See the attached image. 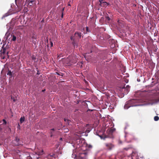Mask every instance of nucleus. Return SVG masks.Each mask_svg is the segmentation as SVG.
I'll return each mask as SVG.
<instances>
[{
	"label": "nucleus",
	"mask_w": 159,
	"mask_h": 159,
	"mask_svg": "<svg viewBox=\"0 0 159 159\" xmlns=\"http://www.w3.org/2000/svg\"><path fill=\"white\" fill-rule=\"evenodd\" d=\"M159 102L158 99H153L149 100L132 99L127 101L124 107L125 109H127L131 107L143 106L149 105H152Z\"/></svg>",
	"instance_id": "nucleus-1"
},
{
	"label": "nucleus",
	"mask_w": 159,
	"mask_h": 159,
	"mask_svg": "<svg viewBox=\"0 0 159 159\" xmlns=\"http://www.w3.org/2000/svg\"><path fill=\"white\" fill-rule=\"evenodd\" d=\"M77 159H87V155L85 152L80 153Z\"/></svg>",
	"instance_id": "nucleus-2"
},
{
	"label": "nucleus",
	"mask_w": 159,
	"mask_h": 159,
	"mask_svg": "<svg viewBox=\"0 0 159 159\" xmlns=\"http://www.w3.org/2000/svg\"><path fill=\"white\" fill-rule=\"evenodd\" d=\"M105 145L107 148L109 150H111L114 147V145L111 143H107Z\"/></svg>",
	"instance_id": "nucleus-3"
},
{
	"label": "nucleus",
	"mask_w": 159,
	"mask_h": 159,
	"mask_svg": "<svg viewBox=\"0 0 159 159\" xmlns=\"http://www.w3.org/2000/svg\"><path fill=\"white\" fill-rule=\"evenodd\" d=\"M19 139L17 138H16L13 141V143L16 146H18L19 144Z\"/></svg>",
	"instance_id": "nucleus-4"
},
{
	"label": "nucleus",
	"mask_w": 159,
	"mask_h": 159,
	"mask_svg": "<svg viewBox=\"0 0 159 159\" xmlns=\"http://www.w3.org/2000/svg\"><path fill=\"white\" fill-rule=\"evenodd\" d=\"M75 150H73V153L72 155V157L74 159L76 158V159H77V157H78V156H77V154L75 152Z\"/></svg>",
	"instance_id": "nucleus-5"
},
{
	"label": "nucleus",
	"mask_w": 159,
	"mask_h": 159,
	"mask_svg": "<svg viewBox=\"0 0 159 159\" xmlns=\"http://www.w3.org/2000/svg\"><path fill=\"white\" fill-rule=\"evenodd\" d=\"M87 127H88V129H86V130L85 131V135H86V133H88L90 132V131L92 129L91 128H89V125L88 124L87 125Z\"/></svg>",
	"instance_id": "nucleus-6"
},
{
	"label": "nucleus",
	"mask_w": 159,
	"mask_h": 159,
	"mask_svg": "<svg viewBox=\"0 0 159 159\" xmlns=\"http://www.w3.org/2000/svg\"><path fill=\"white\" fill-rule=\"evenodd\" d=\"M129 90V85H127L125 88V90L126 91L125 92V94H127Z\"/></svg>",
	"instance_id": "nucleus-7"
},
{
	"label": "nucleus",
	"mask_w": 159,
	"mask_h": 159,
	"mask_svg": "<svg viewBox=\"0 0 159 159\" xmlns=\"http://www.w3.org/2000/svg\"><path fill=\"white\" fill-rule=\"evenodd\" d=\"M7 75L9 76V78H11L12 75V72L11 71L9 70L8 71Z\"/></svg>",
	"instance_id": "nucleus-8"
},
{
	"label": "nucleus",
	"mask_w": 159,
	"mask_h": 159,
	"mask_svg": "<svg viewBox=\"0 0 159 159\" xmlns=\"http://www.w3.org/2000/svg\"><path fill=\"white\" fill-rule=\"evenodd\" d=\"M24 120H25V117H21L20 119V123H21L24 121Z\"/></svg>",
	"instance_id": "nucleus-9"
},
{
	"label": "nucleus",
	"mask_w": 159,
	"mask_h": 159,
	"mask_svg": "<svg viewBox=\"0 0 159 159\" xmlns=\"http://www.w3.org/2000/svg\"><path fill=\"white\" fill-rule=\"evenodd\" d=\"M104 0H99V2H100V5H101L102 3H104L105 4H107V3L106 2H103V1H104Z\"/></svg>",
	"instance_id": "nucleus-10"
},
{
	"label": "nucleus",
	"mask_w": 159,
	"mask_h": 159,
	"mask_svg": "<svg viewBox=\"0 0 159 159\" xmlns=\"http://www.w3.org/2000/svg\"><path fill=\"white\" fill-rule=\"evenodd\" d=\"M75 35H77L78 36L80 37V38H81V33H79V32H76L75 33Z\"/></svg>",
	"instance_id": "nucleus-11"
},
{
	"label": "nucleus",
	"mask_w": 159,
	"mask_h": 159,
	"mask_svg": "<svg viewBox=\"0 0 159 159\" xmlns=\"http://www.w3.org/2000/svg\"><path fill=\"white\" fill-rule=\"evenodd\" d=\"M64 120L67 123L68 125H70V121L69 120L67 119H64Z\"/></svg>",
	"instance_id": "nucleus-12"
},
{
	"label": "nucleus",
	"mask_w": 159,
	"mask_h": 159,
	"mask_svg": "<svg viewBox=\"0 0 159 159\" xmlns=\"http://www.w3.org/2000/svg\"><path fill=\"white\" fill-rule=\"evenodd\" d=\"M159 119V118L157 116H155L154 117V120L156 121L158 120Z\"/></svg>",
	"instance_id": "nucleus-13"
},
{
	"label": "nucleus",
	"mask_w": 159,
	"mask_h": 159,
	"mask_svg": "<svg viewBox=\"0 0 159 159\" xmlns=\"http://www.w3.org/2000/svg\"><path fill=\"white\" fill-rule=\"evenodd\" d=\"M12 40L13 41H15L16 40V36H15L14 35H13L12 36Z\"/></svg>",
	"instance_id": "nucleus-14"
},
{
	"label": "nucleus",
	"mask_w": 159,
	"mask_h": 159,
	"mask_svg": "<svg viewBox=\"0 0 159 159\" xmlns=\"http://www.w3.org/2000/svg\"><path fill=\"white\" fill-rule=\"evenodd\" d=\"M81 135H77V136H75L77 140H79V139L81 137Z\"/></svg>",
	"instance_id": "nucleus-15"
},
{
	"label": "nucleus",
	"mask_w": 159,
	"mask_h": 159,
	"mask_svg": "<svg viewBox=\"0 0 159 159\" xmlns=\"http://www.w3.org/2000/svg\"><path fill=\"white\" fill-rule=\"evenodd\" d=\"M2 121H3V122L2 123V124L3 125H5L7 123V121H6V120H5V119H3L2 120Z\"/></svg>",
	"instance_id": "nucleus-16"
},
{
	"label": "nucleus",
	"mask_w": 159,
	"mask_h": 159,
	"mask_svg": "<svg viewBox=\"0 0 159 159\" xmlns=\"http://www.w3.org/2000/svg\"><path fill=\"white\" fill-rule=\"evenodd\" d=\"M86 30L87 32H90V30H89V28L88 27H86Z\"/></svg>",
	"instance_id": "nucleus-17"
},
{
	"label": "nucleus",
	"mask_w": 159,
	"mask_h": 159,
	"mask_svg": "<svg viewBox=\"0 0 159 159\" xmlns=\"http://www.w3.org/2000/svg\"><path fill=\"white\" fill-rule=\"evenodd\" d=\"M73 44L75 47H78V45L75 43H73Z\"/></svg>",
	"instance_id": "nucleus-18"
},
{
	"label": "nucleus",
	"mask_w": 159,
	"mask_h": 159,
	"mask_svg": "<svg viewBox=\"0 0 159 159\" xmlns=\"http://www.w3.org/2000/svg\"><path fill=\"white\" fill-rule=\"evenodd\" d=\"M9 15L8 14L6 13L4 16H3V17H5Z\"/></svg>",
	"instance_id": "nucleus-19"
},
{
	"label": "nucleus",
	"mask_w": 159,
	"mask_h": 159,
	"mask_svg": "<svg viewBox=\"0 0 159 159\" xmlns=\"http://www.w3.org/2000/svg\"><path fill=\"white\" fill-rule=\"evenodd\" d=\"M106 19L108 20H109L110 19L109 17L108 16H106Z\"/></svg>",
	"instance_id": "nucleus-20"
},
{
	"label": "nucleus",
	"mask_w": 159,
	"mask_h": 159,
	"mask_svg": "<svg viewBox=\"0 0 159 159\" xmlns=\"http://www.w3.org/2000/svg\"><path fill=\"white\" fill-rule=\"evenodd\" d=\"M68 131V129H65L64 132H67Z\"/></svg>",
	"instance_id": "nucleus-21"
},
{
	"label": "nucleus",
	"mask_w": 159,
	"mask_h": 159,
	"mask_svg": "<svg viewBox=\"0 0 159 159\" xmlns=\"http://www.w3.org/2000/svg\"><path fill=\"white\" fill-rule=\"evenodd\" d=\"M43 152V150H42L41 152L39 153V155H41L42 154V153Z\"/></svg>",
	"instance_id": "nucleus-22"
},
{
	"label": "nucleus",
	"mask_w": 159,
	"mask_h": 159,
	"mask_svg": "<svg viewBox=\"0 0 159 159\" xmlns=\"http://www.w3.org/2000/svg\"><path fill=\"white\" fill-rule=\"evenodd\" d=\"M51 136L52 137V136L53 135V133L52 132H51Z\"/></svg>",
	"instance_id": "nucleus-23"
},
{
	"label": "nucleus",
	"mask_w": 159,
	"mask_h": 159,
	"mask_svg": "<svg viewBox=\"0 0 159 159\" xmlns=\"http://www.w3.org/2000/svg\"><path fill=\"white\" fill-rule=\"evenodd\" d=\"M115 129H113L111 130V132H114L115 130Z\"/></svg>",
	"instance_id": "nucleus-24"
},
{
	"label": "nucleus",
	"mask_w": 159,
	"mask_h": 159,
	"mask_svg": "<svg viewBox=\"0 0 159 159\" xmlns=\"http://www.w3.org/2000/svg\"><path fill=\"white\" fill-rule=\"evenodd\" d=\"M84 58H85V59L87 60V59H86V55H84Z\"/></svg>",
	"instance_id": "nucleus-25"
},
{
	"label": "nucleus",
	"mask_w": 159,
	"mask_h": 159,
	"mask_svg": "<svg viewBox=\"0 0 159 159\" xmlns=\"http://www.w3.org/2000/svg\"><path fill=\"white\" fill-rule=\"evenodd\" d=\"M51 47H52L53 46V43L52 42L51 43Z\"/></svg>",
	"instance_id": "nucleus-26"
},
{
	"label": "nucleus",
	"mask_w": 159,
	"mask_h": 159,
	"mask_svg": "<svg viewBox=\"0 0 159 159\" xmlns=\"http://www.w3.org/2000/svg\"><path fill=\"white\" fill-rule=\"evenodd\" d=\"M49 156H50V157H53L54 156V154H52V155H49Z\"/></svg>",
	"instance_id": "nucleus-27"
},
{
	"label": "nucleus",
	"mask_w": 159,
	"mask_h": 159,
	"mask_svg": "<svg viewBox=\"0 0 159 159\" xmlns=\"http://www.w3.org/2000/svg\"><path fill=\"white\" fill-rule=\"evenodd\" d=\"M33 2V1L32 0H31L30 1V3H32Z\"/></svg>",
	"instance_id": "nucleus-28"
},
{
	"label": "nucleus",
	"mask_w": 159,
	"mask_h": 159,
	"mask_svg": "<svg viewBox=\"0 0 159 159\" xmlns=\"http://www.w3.org/2000/svg\"><path fill=\"white\" fill-rule=\"evenodd\" d=\"M119 143H122V142L121 141H119Z\"/></svg>",
	"instance_id": "nucleus-29"
},
{
	"label": "nucleus",
	"mask_w": 159,
	"mask_h": 159,
	"mask_svg": "<svg viewBox=\"0 0 159 159\" xmlns=\"http://www.w3.org/2000/svg\"><path fill=\"white\" fill-rule=\"evenodd\" d=\"M51 130H52V131H54V129L53 128V129H51Z\"/></svg>",
	"instance_id": "nucleus-30"
},
{
	"label": "nucleus",
	"mask_w": 159,
	"mask_h": 159,
	"mask_svg": "<svg viewBox=\"0 0 159 159\" xmlns=\"http://www.w3.org/2000/svg\"><path fill=\"white\" fill-rule=\"evenodd\" d=\"M73 39V38H72V37H71V40H72Z\"/></svg>",
	"instance_id": "nucleus-31"
},
{
	"label": "nucleus",
	"mask_w": 159,
	"mask_h": 159,
	"mask_svg": "<svg viewBox=\"0 0 159 159\" xmlns=\"http://www.w3.org/2000/svg\"><path fill=\"white\" fill-rule=\"evenodd\" d=\"M60 140H62V138H60Z\"/></svg>",
	"instance_id": "nucleus-32"
},
{
	"label": "nucleus",
	"mask_w": 159,
	"mask_h": 159,
	"mask_svg": "<svg viewBox=\"0 0 159 159\" xmlns=\"http://www.w3.org/2000/svg\"><path fill=\"white\" fill-rule=\"evenodd\" d=\"M2 129V128H1L0 127V130H1Z\"/></svg>",
	"instance_id": "nucleus-33"
},
{
	"label": "nucleus",
	"mask_w": 159,
	"mask_h": 159,
	"mask_svg": "<svg viewBox=\"0 0 159 159\" xmlns=\"http://www.w3.org/2000/svg\"><path fill=\"white\" fill-rule=\"evenodd\" d=\"M84 132H82V133H80V134H84Z\"/></svg>",
	"instance_id": "nucleus-34"
},
{
	"label": "nucleus",
	"mask_w": 159,
	"mask_h": 159,
	"mask_svg": "<svg viewBox=\"0 0 159 159\" xmlns=\"http://www.w3.org/2000/svg\"><path fill=\"white\" fill-rule=\"evenodd\" d=\"M39 158V157H36V158L37 159H38Z\"/></svg>",
	"instance_id": "nucleus-35"
},
{
	"label": "nucleus",
	"mask_w": 159,
	"mask_h": 159,
	"mask_svg": "<svg viewBox=\"0 0 159 159\" xmlns=\"http://www.w3.org/2000/svg\"><path fill=\"white\" fill-rule=\"evenodd\" d=\"M68 5L70 6V4H68Z\"/></svg>",
	"instance_id": "nucleus-36"
}]
</instances>
